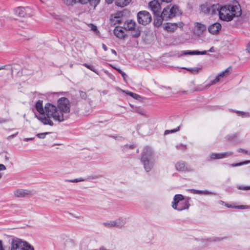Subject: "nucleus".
<instances>
[{
    "instance_id": "9b49d317",
    "label": "nucleus",
    "mask_w": 250,
    "mask_h": 250,
    "mask_svg": "<svg viewBox=\"0 0 250 250\" xmlns=\"http://www.w3.org/2000/svg\"><path fill=\"white\" fill-rule=\"evenodd\" d=\"M148 6L153 12L154 15L160 14L161 13V7L160 3L158 0H154L149 3Z\"/></svg>"
},
{
    "instance_id": "a18cd8bd",
    "label": "nucleus",
    "mask_w": 250,
    "mask_h": 250,
    "mask_svg": "<svg viewBox=\"0 0 250 250\" xmlns=\"http://www.w3.org/2000/svg\"><path fill=\"white\" fill-rule=\"evenodd\" d=\"M190 190L191 192L193 194H201V193H202L201 190H196L194 189H191Z\"/></svg>"
},
{
    "instance_id": "423d86ee",
    "label": "nucleus",
    "mask_w": 250,
    "mask_h": 250,
    "mask_svg": "<svg viewBox=\"0 0 250 250\" xmlns=\"http://www.w3.org/2000/svg\"><path fill=\"white\" fill-rule=\"evenodd\" d=\"M137 20L139 23L146 25L152 20L150 13L146 11H140L137 14Z\"/></svg>"
},
{
    "instance_id": "5701e85b",
    "label": "nucleus",
    "mask_w": 250,
    "mask_h": 250,
    "mask_svg": "<svg viewBox=\"0 0 250 250\" xmlns=\"http://www.w3.org/2000/svg\"><path fill=\"white\" fill-rule=\"evenodd\" d=\"M115 221V223L116 224L115 227H117L119 228H122L124 227L126 223V220L125 219L123 218H119Z\"/></svg>"
},
{
    "instance_id": "aec40b11",
    "label": "nucleus",
    "mask_w": 250,
    "mask_h": 250,
    "mask_svg": "<svg viewBox=\"0 0 250 250\" xmlns=\"http://www.w3.org/2000/svg\"><path fill=\"white\" fill-rule=\"evenodd\" d=\"M220 6L218 4H210L209 8L208 14H216L218 13L220 10Z\"/></svg>"
},
{
    "instance_id": "0eeeda50",
    "label": "nucleus",
    "mask_w": 250,
    "mask_h": 250,
    "mask_svg": "<svg viewBox=\"0 0 250 250\" xmlns=\"http://www.w3.org/2000/svg\"><path fill=\"white\" fill-rule=\"evenodd\" d=\"M229 74V68H227L224 71H222L220 74H219L215 78L214 80L211 82L209 84L206 85L205 86H203L200 88H197L198 91H202L209 87L211 85H213L215 84L216 83L218 82L221 78H223L225 77L228 76Z\"/></svg>"
},
{
    "instance_id": "6e6552de",
    "label": "nucleus",
    "mask_w": 250,
    "mask_h": 250,
    "mask_svg": "<svg viewBox=\"0 0 250 250\" xmlns=\"http://www.w3.org/2000/svg\"><path fill=\"white\" fill-rule=\"evenodd\" d=\"M111 24L114 25L118 26L121 23L124 22L123 14L121 12H117L111 15L110 17Z\"/></svg>"
},
{
    "instance_id": "2f4dec72",
    "label": "nucleus",
    "mask_w": 250,
    "mask_h": 250,
    "mask_svg": "<svg viewBox=\"0 0 250 250\" xmlns=\"http://www.w3.org/2000/svg\"><path fill=\"white\" fill-rule=\"evenodd\" d=\"M62 2L67 6H72L76 2V0H62Z\"/></svg>"
},
{
    "instance_id": "774afa93",
    "label": "nucleus",
    "mask_w": 250,
    "mask_h": 250,
    "mask_svg": "<svg viewBox=\"0 0 250 250\" xmlns=\"http://www.w3.org/2000/svg\"><path fill=\"white\" fill-rule=\"evenodd\" d=\"M105 2L108 4H111L113 2V0H105Z\"/></svg>"
},
{
    "instance_id": "f704fd0d",
    "label": "nucleus",
    "mask_w": 250,
    "mask_h": 250,
    "mask_svg": "<svg viewBox=\"0 0 250 250\" xmlns=\"http://www.w3.org/2000/svg\"><path fill=\"white\" fill-rule=\"evenodd\" d=\"M66 181L71 183H77L79 182H83L84 181V179L83 178H76L71 180H66Z\"/></svg>"
},
{
    "instance_id": "8fccbe9b",
    "label": "nucleus",
    "mask_w": 250,
    "mask_h": 250,
    "mask_svg": "<svg viewBox=\"0 0 250 250\" xmlns=\"http://www.w3.org/2000/svg\"><path fill=\"white\" fill-rule=\"evenodd\" d=\"M118 72L121 74L122 76L123 77V79L125 80V78L126 77V75L125 72L122 71L121 70H118Z\"/></svg>"
},
{
    "instance_id": "e2e57ef3",
    "label": "nucleus",
    "mask_w": 250,
    "mask_h": 250,
    "mask_svg": "<svg viewBox=\"0 0 250 250\" xmlns=\"http://www.w3.org/2000/svg\"><path fill=\"white\" fill-rule=\"evenodd\" d=\"M102 47L104 51H106L107 50V47L103 43Z\"/></svg>"
},
{
    "instance_id": "37998d69",
    "label": "nucleus",
    "mask_w": 250,
    "mask_h": 250,
    "mask_svg": "<svg viewBox=\"0 0 250 250\" xmlns=\"http://www.w3.org/2000/svg\"><path fill=\"white\" fill-rule=\"evenodd\" d=\"M176 147L178 149L185 150L187 148V146L183 144H180L179 145H177Z\"/></svg>"
},
{
    "instance_id": "bb28decb",
    "label": "nucleus",
    "mask_w": 250,
    "mask_h": 250,
    "mask_svg": "<svg viewBox=\"0 0 250 250\" xmlns=\"http://www.w3.org/2000/svg\"><path fill=\"white\" fill-rule=\"evenodd\" d=\"M131 106L133 108L132 111L137 113H139L140 115H142L143 116H147L146 114V112L145 111V110L144 109L140 108V107H134L132 105H131Z\"/></svg>"
},
{
    "instance_id": "39448f33",
    "label": "nucleus",
    "mask_w": 250,
    "mask_h": 250,
    "mask_svg": "<svg viewBox=\"0 0 250 250\" xmlns=\"http://www.w3.org/2000/svg\"><path fill=\"white\" fill-rule=\"evenodd\" d=\"M57 107L62 115L70 112V103L68 99L65 97H62L58 100Z\"/></svg>"
},
{
    "instance_id": "7ed1b4c3",
    "label": "nucleus",
    "mask_w": 250,
    "mask_h": 250,
    "mask_svg": "<svg viewBox=\"0 0 250 250\" xmlns=\"http://www.w3.org/2000/svg\"><path fill=\"white\" fill-rule=\"evenodd\" d=\"M153 155V151L151 147L146 146L144 148L142 153L141 161L146 172L150 171L154 166V160Z\"/></svg>"
},
{
    "instance_id": "13d9d810",
    "label": "nucleus",
    "mask_w": 250,
    "mask_h": 250,
    "mask_svg": "<svg viewBox=\"0 0 250 250\" xmlns=\"http://www.w3.org/2000/svg\"><path fill=\"white\" fill-rule=\"evenodd\" d=\"M0 250H5L3 246L2 240H0Z\"/></svg>"
},
{
    "instance_id": "7c9ffc66",
    "label": "nucleus",
    "mask_w": 250,
    "mask_h": 250,
    "mask_svg": "<svg viewBox=\"0 0 250 250\" xmlns=\"http://www.w3.org/2000/svg\"><path fill=\"white\" fill-rule=\"evenodd\" d=\"M172 13L174 15V17L178 16L181 14L178 7L176 5L172 6Z\"/></svg>"
},
{
    "instance_id": "ea45409f",
    "label": "nucleus",
    "mask_w": 250,
    "mask_h": 250,
    "mask_svg": "<svg viewBox=\"0 0 250 250\" xmlns=\"http://www.w3.org/2000/svg\"><path fill=\"white\" fill-rule=\"evenodd\" d=\"M237 113L238 115L241 116L243 117H248L250 116L248 113H245L240 111H237Z\"/></svg>"
},
{
    "instance_id": "5fc2aeb1",
    "label": "nucleus",
    "mask_w": 250,
    "mask_h": 250,
    "mask_svg": "<svg viewBox=\"0 0 250 250\" xmlns=\"http://www.w3.org/2000/svg\"><path fill=\"white\" fill-rule=\"evenodd\" d=\"M237 151L239 152H242V153H245L246 154H248V151H247L244 149H242V148H239ZM249 154L250 155V152L249 153Z\"/></svg>"
},
{
    "instance_id": "49530a36",
    "label": "nucleus",
    "mask_w": 250,
    "mask_h": 250,
    "mask_svg": "<svg viewBox=\"0 0 250 250\" xmlns=\"http://www.w3.org/2000/svg\"><path fill=\"white\" fill-rule=\"evenodd\" d=\"M180 127L178 126L176 128L172 129L170 130H167L165 131L166 133H167V132H170V133H174L175 132L179 130Z\"/></svg>"
},
{
    "instance_id": "680f3d73",
    "label": "nucleus",
    "mask_w": 250,
    "mask_h": 250,
    "mask_svg": "<svg viewBox=\"0 0 250 250\" xmlns=\"http://www.w3.org/2000/svg\"><path fill=\"white\" fill-rule=\"evenodd\" d=\"M34 139V138H24V141H25V142H27V141H31V140H33Z\"/></svg>"
},
{
    "instance_id": "473e14b6",
    "label": "nucleus",
    "mask_w": 250,
    "mask_h": 250,
    "mask_svg": "<svg viewBox=\"0 0 250 250\" xmlns=\"http://www.w3.org/2000/svg\"><path fill=\"white\" fill-rule=\"evenodd\" d=\"M103 225L107 228L115 227L116 226L115 221H110L109 222H104L103 223Z\"/></svg>"
},
{
    "instance_id": "4468645a",
    "label": "nucleus",
    "mask_w": 250,
    "mask_h": 250,
    "mask_svg": "<svg viewBox=\"0 0 250 250\" xmlns=\"http://www.w3.org/2000/svg\"><path fill=\"white\" fill-rule=\"evenodd\" d=\"M175 168L176 170L180 171H191L192 169L188 166H186L184 162L180 161L175 164Z\"/></svg>"
},
{
    "instance_id": "6e6d98bb",
    "label": "nucleus",
    "mask_w": 250,
    "mask_h": 250,
    "mask_svg": "<svg viewBox=\"0 0 250 250\" xmlns=\"http://www.w3.org/2000/svg\"><path fill=\"white\" fill-rule=\"evenodd\" d=\"M89 0H79V2L83 4L87 3L89 2Z\"/></svg>"
},
{
    "instance_id": "412c9836",
    "label": "nucleus",
    "mask_w": 250,
    "mask_h": 250,
    "mask_svg": "<svg viewBox=\"0 0 250 250\" xmlns=\"http://www.w3.org/2000/svg\"><path fill=\"white\" fill-rule=\"evenodd\" d=\"M155 18L154 19V25L155 26L159 27L162 25L163 21L164 20V19L162 17V16L160 15V14H157V15H154Z\"/></svg>"
},
{
    "instance_id": "f03ea898",
    "label": "nucleus",
    "mask_w": 250,
    "mask_h": 250,
    "mask_svg": "<svg viewBox=\"0 0 250 250\" xmlns=\"http://www.w3.org/2000/svg\"><path fill=\"white\" fill-rule=\"evenodd\" d=\"M242 14V10L239 2L234 0L227 5L220 6L219 11L220 20L229 21L234 17H238Z\"/></svg>"
},
{
    "instance_id": "393cba45",
    "label": "nucleus",
    "mask_w": 250,
    "mask_h": 250,
    "mask_svg": "<svg viewBox=\"0 0 250 250\" xmlns=\"http://www.w3.org/2000/svg\"><path fill=\"white\" fill-rule=\"evenodd\" d=\"M117 89L119 91H121V92L126 93L127 95H129V96H130L131 97L133 98L134 99H138L140 97L139 95L136 93H132L129 91H125V90H123L119 87H117Z\"/></svg>"
},
{
    "instance_id": "58836bf2",
    "label": "nucleus",
    "mask_w": 250,
    "mask_h": 250,
    "mask_svg": "<svg viewBox=\"0 0 250 250\" xmlns=\"http://www.w3.org/2000/svg\"><path fill=\"white\" fill-rule=\"evenodd\" d=\"M48 133V132L39 133L37 135V136L40 139H44Z\"/></svg>"
},
{
    "instance_id": "ddd939ff",
    "label": "nucleus",
    "mask_w": 250,
    "mask_h": 250,
    "mask_svg": "<svg viewBox=\"0 0 250 250\" xmlns=\"http://www.w3.org/2000/svg\"><path fill=\"white\" fill-rule=\"evenodd\" d=\"M232 154V152L212 153L210 154V159H220L228 157Z\"/></svg>"
},
{
    "instance_id": "338daca9",
    "label": "nucleus",
    "mask_w": 250,
    "mask_h": 250,
    "mask_svg": "<svg viewBox=\"0 0 250 250\" xmlns=\"http://www.w3.org/2000/svg\"><path fill=\"white\" fill-rule=\"evenodd\" d=\"M178 24V27L181 28V27H183V22H179L178 23H177Z\"/></svg>"
},
{
    "instance_id": "f8f14e48",
    "label": "nucleus",
    "mask_w": 250,
    "mask_h": 250,
    "mask_svg": "<svg viewBox=\"0 0 250 250\" xmlns=\"http://www.w3.org/2000/svg\"><path fill=\"white\" fill-rule=\"evenodd\" d=\"M32 194V191L27 189H18L14 192V195L19 198L25 197L26 196L31 195Z\"/></svg>"
},
{
    "instance_id": "cd10ccee",
    "label": "nucleus",
    "mask_w": 250,
    "mask_h": 250,
    "mask_svg": "<svg viewBox=\"0 0 250 250\" xmlns=\"http://www.w3.org/2000/svg\"><path fill=\"white\" fill-rule=\"evenodd\" d=\"M210 4L205 3L201 5V10L205 14H208Z\"/></svg>"
},
{
    "instance_id": "4d7b16f0",
    "label": "nucleus",
    "mask_w": 250,
    "mask_h": 250,
    "mask_svg": "<svg viewBox=\"0 0 250 250\" xmlns=\"http://www.w3.org/2000/svg\"><path fill=\"white\" fill-rule=\"evenodd\" d=\"M133 146H128L127 145H126V146H124V148H123V151H125V150H126V149L127 148H130V149H132V148H133Z\"/></svg>"
},
{
    "instance_id": "de8ad7c7",
    "label": "nucleus",
    "mask_w": 250,
    "mask_h": 250,
    "mask_svg": "<svg viewBox=\"0 0 250 250\" xmlns=\"http://www.w3.org/2000/svg\"><path fill=\"white\" fill-rule=\"evenodd\" d=\"M235 208H238V209H246L249 208V207L248 206H245V205H240V206H237L235 207Z\"/></svg>"
},
{
    "instance_id": "9d476101",
    "label": "nucleus",
    "mask_w": 250,
    "mask_h": 250,
    "mask_svg": "<svg viewBox=\"0 0 250 250\" xmlns=\"http://www.w3.org/2000/svg\"><path fill=\"white\" fill-rule=\"evenodd\" d=\"M23 241L22 240L15 237L11 239L10 243V250H21L22 247L23 246Z\"/></svg>"
},
{
    "instance_id": "f257e3e1",
    "label": "nucleus",
    "mask_w": 250,
    "mask_h": 250,
    "mask_svg": "<svg viewBox=\"0 0 250 250\" xmlns=\"http://www.w3.org/2000/svg\"><path fill=\"white\" fill-rule=\"evenodd\" d=\"M36 117L43 125L53 126V121L58 122H63L65 120L64 115H62L57 107L52 104L48 103L45 104L44 115H36Z\"/></svg>"
},
{
    "instance_id": "a211bd4d",
    "label": "nucleus",
    "mask_w": 250,
    "mask_h": 250,
    "mask_svg": "<svg viewBox=\"0 0 250 250\" xmlns=\"http://www.w3.org/2000/svg\"><path fill=\"white\" fill-rule=\"evenodd\" d=\"M35 108L39 112V115H44L45 113V106H43V101L42 100H38L35 104Z\"/></svg>"
},
{
    "instance_id": "3c124183",
    "label": "nucleus",
    "mask_w": 250,
    "mask_h": 250,
    "mask_svg": "<svg viewBox=\"0 0 250 250\" xmlns=\"http://www.w3.org/2000/svg\"><path fill=\"white\" fill-rule=\"evenodd\" d=\"M6 169V167L3 164H0V171L4 170ZM2 177V174L0 173V179Z\"/></svg>"
},
{
    "instance_id": "6ab92c4d",
    "label": "nucleus",
    "mask_w": 250,
    "mask_h": 250,
    "mask_svg": "<svg viewBox=\"0 0 250 250\" xmlns=\"http://www.w3.org/2000/svg\"><path fill=\"white\" fill-rule=\"evenodd\" d=\"M178 27V24L176 23H167L164 29L168 32H174Z\"/></svg>"
},
{
    "instance_id": "e433bc0d",
    "label": "nucleus",
    "mask_w": 250,
    "mask_h": 250,
    "mask_svg": "<svg viewBox=\"0 0 250 250\" xmlns=\"http://www.w3.org/2000/svg\"><path fill=\"white\" fill-rule=\"evenodd\" d=\"M250 163V161H244V162H241V163H236V164H233L231 165V166L232 167H237V166H241V165H244V164H247L248 163Z\"/></svg>"
},
{
    "instance_id": "f3484780",
    "label": "nucleus",
    "mask_w": 250,
    "mask_h": 250,
    "mask_svg": "<svg viewBox=\"0 0 250 250\" xmlns=\"http://www.w3.org/2000/svg\"><path fill=\"white\" fill-rule=\"evenodd\" d=\"M221 28V25L218 22L214 23L209 26L208 31L212 34H216Z\"/></svg>"
},
{
    "instance_id": "20e7f679",
    "label": "nucleus",
    "mask_w": 250,
    "mask_h": 250,
    "mask_svg": "<svg viewBox=\"0 0 250 250\" xmlns=\"http://www.w3.org/2000/svg\"><path fill=\"white\" fill-rule=\"evenodd\" d=\"M190 206L188 199L185 198L182 194H176L174 196L172 202V207L178 211H182L188 209Z\"/></svg>"
},
{
    "instance_id": "603ef678",
    "label": "nucleus",
    "mask_w": 250,
    "mask_h": 250,
    "mask_svg": "<svg viewBox=\"0 0 250 250\" xmlns=\"http://www.w3.org/2000/svg\"><path fill=\"white\" fill-rule=\"evenodd\" d=\"M201 194H215L213 192H209L207 190H201Z\"/></svg>"
},
{
    "instance_id": "052dcab7",
    "label": "nucleus",
    "mask_w": 250,
    "mask_h": 250,
    "mask_svg": "<svg viewBox=\"0 0 250 250\" xmlns=\"http://www.w3.org/2000/svg\"><path fill=\"white\" fill-rule=\"evenodd\" d=\"M6 122H7V120L2 118H0V124L5 123Z\"/></svg>"
},
{
    "instance_id": "dca6fc26",
    "label": "nucleus",
    "mask_w": 250,
    "mask_h": 250,
    "mask_svg": "<svg viewBox=\"0 0 250 250\" xmlns=\"http://www.w3.org/2000/svg\"><path fill=\"white\" fill-rule=\"evenodd\" d=\"M136 26V23L135 21L132 20H128L124 21V29L125 30L130 31Z\"/></svg>"
},
{
    "instance_id": "a19ab883",
    "label": "nucleus",
    "mask_w": 250,
    "mask_h": 250,
    "mask_svg": "<svg viewBox=\"0 0 250 250\" xmlns=\"http://www.w3.org/2000/svg\"><path fill=\"white\" fill-rule=\"evenodd\" d=\"M88 26L90 28L91 30L93 31H96L97 30V26L92 23H90Z\"/></svg>"
},
{
    "instance_id": "c9c22d12",
    "label": "nucleus",
    "mask_w": 250,
    "mask_h": 250,
    "mask_svg": "<svg viewBox=\"0 0 250 250\" xmlns=\"http://www.w3.org/2000/svg\"><path fill=\"white\" fill-rule=\"evenodd\" d=\"M83 65L86 67V68H88L90 70L92 71L93 72L97 73L96 69L94 68L93 66L88 64L87 63H84L83 64Z\"/></svg>"
},
{
    "instance_id": "09e8293b",
    "label": "nucleus",
    "mask_w": 250,
    "mask_h": 250,
    "mask_svg": "<svg viewBox=\"0 0 250 250\" xmlns=\"http://www.w3.org/2000/svg\"><path fill=\"white\" fill-rule=\"evenodd\" d=\"M238 189L244 190H250V187H243V186H239L238 187Z\"/></svg>"
},
{
    "instance_id": "b1692460",
    "label": "nucleus",
    "mask_w": 250,
    "mask_h": 250,
    "mask_svg": "<svg viewBox=\"0 0 250 250\" xmlns=\"http://www.w3.org/2000/svg\"><path fill=\"white\" fill-rule=\"evenodd\" d=\"M130 1L131 0H116L115 3L117 6L124 7L128 5Z\"/></svg>"
},
{
    "instance_id": "0e129e2a",
    "label": "nucleus",
    "mask_w": 250,
    "mask_h": 250,
    "mask_svg": "<svg viewBox=\"0 0 250 250\" xmlns=\"http://www.w3.org/2000/svg\"><path fill=\"white\" fill-rule=\"evenodd\" d=\"M99 250H108L104 246H101L100 248H99Z\"/></svg>"
},
{
    "instance_id": "c03bdc74",
    "label": "nucleus",
    "mask_w": 250,
    "mask_h": 250,
    "mask_svg": "<svg viewBox=\"0 0 250 250\" xmlns=\"http://www.w3.org/2000/svg\"><path fill=\"white\" fill-rule=\"evenodd\" d=\"M183 54L184 55H194V51L187 50L183 51Z\"/></svg>"
},
{
    "instance_id": "69168bd1",
    "label": "nucleus",
    "mask_w": 250,
    "mask_h": 250,
    "mask_svg": "<svg viewBox=\"0 0 250 250\" xmlns=\"http://www.w3.org/2000/svg\"><path fill=\"white\" fill-rule=\"evenodd\" d=\"M18 133V132H17V133H15V134H14L13 135H11L9 136L8 137V138H13V137L16 136L17 135Z\"/></svg>"
},
{
    "instance_id": "1a4fd4ad",
    "label": "nucleus",
    "mask_w": 250,
    "mask_h": 250,
    "mask_svg": "<svg viewBox=\"0 0 250 250\" xmlns=\"http://www.w3.org/2000/svg\"><path fill=\"white\" fill-rule=\"evenodd\" d=\"M31 11V9L28 7H18L14 9V12L15 15L21 17L30 16Z\"/></svg>"
},
{
    "instance_id": "4be33fe9",
    "label": "nucleus",
    "mask_w": 250,
    "mask_h": 250,
    "mask_svg": "<svg viewBox=\"0 0 250 250\" xmlns=\"http://www.w3.org/2000/svg\"><path fill=\"white\" fill-rule=\"evenodd\" d=\"M131 31V35L133 38H138L141 34V30L139 27L135 26Z\"/></svg>"
},
{
    "instance_id": "79ce46f5",
    "label": "nucleus",
    "mask_w": 250,
    "mask_h": 250,
    "mask_svg": "<svg viewBox=\"0 0 250 250\" xmlns=\"http://www.w3.org/2000/svg\"><path fill=\"white\" fill-rule=\"evenodd\" d=\"M80 94L81 97L83 99H85L87 97L86 93L85 92L80 91Z\"/></svg>"
},
{
    "instance_id": "c85d7f7f",
    "label": "nucleus",
    "mask_w": 250,
    "mask_h": 250,
    "mask_svg": "<svg viewBox=\"0 0 250 250\" xmlns=\"http://www.w3.org/2000/svg\"><path fill=\"white\" fill-rule=\"evenodd\" d=\"M23 245L21 250H34L33 247L26 241H23Z\"/></svg>"
},
{
    "instance_id": "4c0bfd02",
    "label": "nucleus",
    "mask_w": 250,
    "mask_h": 250,
    "mask_svg": "<svg viewBox=\"0 0 250 250\" xmlns=\"http://www.w3.org/2000/svg\"><path fill=\"white\" fill-rule=\"evenodd\" d=\"M168 12H169V15L170 16L169 19L172 18L173 17H174V15L172 13V6H171V5H168Z\"/></svg>"
},
{
    "instance_id": "72a5a7b5",
    "label": "nucleus",
    "mask_w": 250,
    "mask_h": 250,
    "mask_svg": "<svg viewBox=\"0 0 250 250\" xmlns=\"http://www.w3.org/2000/svg\"><path fill=\"white\" fill-rule=\"evenodd\" d=\"M100 0H89V2L91 6L95 8L96 6L100 3Z\"/></svg>"
},
{
    "instance_id": "2eb2a0df",
    "label": "nucleus",
    "mask_w": 250,
    "mask_h": 250,
    "mask_svg": "<svg viewBox=\"0 0 250 250\" xmlns=\"http://www.w3.org/2000/svg\"><path fill=\"white\" fill-rule=\"evenodd\" d=\"M124 27L116 26L114 30V34L116 37L120 39H124L126 36Z\"/></svg>"
},
{
    "instance_id": "c756f323",
    "label": "nucleus",
    "mask_w": 250,
    "mask_h": 250,
    "mask_svg": "<svg viewBox=\"0 0 250 250\" xmlns=\"http://www.w3.org/2000/svg\"><path fill=\"white\" fill-rule=\"evenodd\" d=\"M195 27L199 30V32L200 33L203 32L206 29L205 25L199 22H196L195 23Z\"/></svg>"
},
{
    "instance_id": "a878e982",
    "label": "nucleus",
    "mask_w": 250,
    "mask_h": 250,
    "mask_svg": "<svg viewBox=\"0 0 250 250\" xmlns=\"http://www.w3.org/2000/svg\"><path fill=\"white\" fill-rule=\"evenodd\" d=\"M161 16L164 19L165 21H167L169 20L170 16L168 12V6H167L164 9L163 12L161 13Z\"/></svg>"
},
{
    "instance_id": "864d4df0",
    "label": "nucleus",
    "mask_w": 250,
    "mask_h": 250,
    "mask_svg": "<svg viewBox=\"0 0 250 250\" xmlns=\"http://www.w3.org/2000/svg\"><path fill=\"white\" fill-rule=\"evenodd\" d=\"M53 16L55 19L58 20H62V17L54 14L53 15Z\"/></svg>"
},
{
    "instance_id": "bf43d9fd",
    "label": "nucleus",
    "mask_w": 250,
    "mask_h": 250,
    "mask_svg": "<svg viewBox=\"0 0 250 250\" xmlns=\"http://www.w3.org/2000/svg\"><path fill=\"white\" fill-rule=\"evenodd\" d=\"M246 50L249 53H250V42L248 43L247 45Z\"/></svg>"
}]
</instances>
